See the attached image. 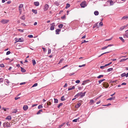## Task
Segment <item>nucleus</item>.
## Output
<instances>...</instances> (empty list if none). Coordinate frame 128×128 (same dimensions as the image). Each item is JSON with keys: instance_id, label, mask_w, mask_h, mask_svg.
<instances>
[{"instance_id": "obj_8", "label": "nucleus", "mask_w": 128, "mask_h": 128, "mask_svg": "<svg viewBox=\"0 0 128 128\" xmlns=\"http://www.w3.org/2000/svg\"><path fill=\"white\" fill-rule=\"evenodd\" d=\"M81 101H80L78 104L75 106V107L76 108H78L81 105V102H82Z\"/></svg>"}, {"instance_id": "obj_36", "label": "nucleus", "mask_w": 128, "mask_h": 128, "mask_svg": "<svg viewBox=\"0 0 128 128\" xmlns=\"http://www.w3.org/2000/svg\"><path fill=\"white\" fill-rule=\"evenodd\" d=\"M121 76L122 77H123L125 76H126V74L125 73H124L122 74Z\"/></svg>"}, {"instance_id": "obj_29", "label": "nucleus", "mask_w": 128, "mask_h": 128, "mask_svg": "<svg viewBox=\"0 0 128 128\" xmlns=\"http://www.w3.org/2000/svg\"><path fill=\"white\" fill-rule=\"evenodd\" d=\"M119 38L122 41V42H124V40L123 38L122 37H119Z\"/></svg>"}, {"instance_id": "obj_20", "label": "nucleus", "mask_w": 128, "mask_h": 128, "mask_svg": "<svg viewBox=\"0 0 128 128\" xmlns=\"http://www.w3.org/2000/svg\"><path fill=\"white\" fill-rule=\"evenodd\" d=\"M70 6V5L69 4L67 3L66 4V6L65 7L66 9H67Z\"/></svg>"}, {"instance_id": "obj_19", "label": "nucleus", "mask_w": 128, "mask_h": 128, "mask_svg": "<svg viewBox=\"0 0 128 128\" xmlns=\"http://www.w3.org/2000/svg\"><path fill=\"white\" fill-rule=\"evenodd\" d=\"M94 14L96 16L98 15L99 14V12L97 11H96L94 12Z\"/></svg>"}, {"instance_id": "obj_44", "label": "nucleus", "mask_w": 128, "mask_h": 128, "mask_svg": "<svg viewBox=\"0 0 128 128\" xmlns=\"http://www.w3.org/2000/svg\"><path fill=\"white\" fill-rule=\"evenodd\" d=\"M4 80V79L3 78H0V83L1 82H2Z\"/></svg>"}, {"instance_id": "obj_27", "label": "nucleus", "mask_w": 128, "mask_h": 128, "mask_svg": "<svg viewBox=\"0 0 128 128\" xmlns=\"http://www.w3.org/2000/svg\"><path fill=\"white\" fill-rule=\"evenodd\" d=\"M61 100L62 101H64L66 100L64 96H62L61 98Z\"/></svg>"}, {"instance_id": "obj_6", "label": "nucleus", "mask_w": 128, "mask_h": 128, "mask_svg": "<svg viewBox=\"0 0 128 128\" xmlns=\"http://www.w3.org/2000/svg\"><path fill=\"white\" fill-rule=\"evenodd\" d=\"M128 31V30H126L125 32L126 33L123 34L124 38H128V34L127 33Z\"/></svg>"}, {"instance_id": "obj_7", "label": "nucleus", "mask_w": 128, "mask_h": 128, "mask_svg": "<svg viewBox=\"0 0 128 128\" xmlns=\"http://www.w3.org/2000/svg\"><path fill=\"white\" fill-rule=\"evenodd\" d=\"M103 86L106 88H108L109 86V85L108 83L104 82L103 84Z\"/></svg>"}, {"instance_id": "obj_53", "label": "nucleus", "mask_w": 128, "mask_h": 128, "mask_svg": "<svg viewBox=\"0 0 128 128\" xmlns=\"http://www.w3.org/2000/svg\"><path fill=\"white\" fill-rule=\"evenodd\" d=\"M112 39V38H111L108 39H106L105 40V41H109L111 40Z\"/></svg>"}, {"instance_id": "obj_48", "label": "nucleus", "mask_w": 128, "mask_h": 128, "mask_svg": "<svg viewBox=\"0 0 128 128\" xmlns=\"http://www.w3.org/2000/svg\"><path fill=\"white\" fill-rule=\"evenodd\" d=\"M85 66V64H84L82 65H79V66H78L80 68V67H84V66Z\"/></svg>"}, {"instance_id": "obj_32", "label": "nucleus", "mask_w": 128, "mask_h": 128, "mask_svg": "<svg viewBox=\"0 0 128 128\" xmlns=\"http://www.w3.org/2000/svg\"><path fill=\"white\" fill-rule=\"evenodd\" d=\"M65 124V123H63L62 124H61V125H60L59 126L58 128H60L61 127H62V126H63Z\"/></svg>"}, {"instance_id": "obj_56", "label": "nucleus", "mask_w": 128, "mask_h": 128, "mask_svg": "<svg viewBox=\"0 0 128 128\" xmlns=\"http://www.w3.org/2000/svg\"><path fill=\"white\" fill-rule=\"evenodd\" d=\"M51 52V50L50 49H48V54H49Z\"/></svg>"}, {"instance_id": "obj_63", "label": "nucleus", "mask_w": 128, "mask_h": 128, "mask_svg": "<svg viewBox=\"0 0 128 128\" xmlns=\"http://www.w3.org/2000/svg\"><path fill=\"white\" fill-rule=\"evenodd\" d=\"M88 42V41H86V40H84L83 42L82 43H82H83L84 42Z\"/></svg>"}, {"instance_id": "obj_5", "label": "nucleus", "mask_w": 128, "mask_h": 128, "mask_svg": "<svg viewBox=\"0 0 128 128\" xmlns=\"http://www.w3.org/2000/svg\"><path fill=\"white\" fill-rule=\"evenodd\" d=\"M54 23H53L52 24H51V27L50 28V30H53L54 29L55 25L54 24Z\"/></svg>"}, {"instance_id": "obj_43", "label": "nucleus", "mask_w": 128, "mask_h": 128, "mask_svg": "<svg viewBox=\"0 0 128 128\" xmlns=\"http://www.w3.org/2000/svg\"><path fill=\"white\" fill-rule=\"evenodd\" d=\"M78 119H79V118H78V119H74L72 121L74 122H77V120H78Z\"/></svg>"}, {"instance_id": "obj_41", "label": "nucleus", "mask_w": 128, "mask_h": 128, "mask_svg": "<svg viewBox=\"0 0 128 128\" xmlns=\"http://www.w3.org/2000/svg\"><path fill=\"white\" fill-rule=\"evenodd\" d=\"M103 25V24L102 22H100L99 24V26H102Z\"/></svg>"}, {"instance_id": "obj_50", "label": "nucleus", "mask_w": 128, "mask_h": 128, "mask_svg": "<svg viewBox=\"0 0 128 128\" xmlns=\"http://www.w3.org/2000/svg\"><path fill=\"white\" fill-rule=\"evenodd\" d=\"M28 37L29 38H32L33 37V36L32 35H28Z\"/></svg>"}, {"instance_id": "obj_2", "label": "nucleus", "mask_w": 128, "mask_h": 128, "mask_svg": "<svg viewBox=\"0 0 128 128\" xmlns=\"http://www.w3.org/2000/svg\"><path fill=\"white\" fill-rule=\"evenodd\" d=\"M80 5L83 8H84L87 6V5L86 4V1L82 2L81 3Z\"/></svg>"}, {"instance_id": "obj_62", "label": "nucleus", "mask_w": 128, "mask_h": 128, "mask_svg": "<svg viewBox=\"0 0 128 128\" xmlns=\"http://www.w3.org/2000/svg\"><path fill=\"white\" fill-rule=\"evenodd\" d=\"M98 82L99 84H100L101 83V82H102V80H99Z\"/></svg>"}, {"instance_id": "obj_40", "label": "nucleus", "mask_w": 128, "mask_h": 128, "mask_svg": "<svg viewBox=\"0 0 128 128\" xmlns=\"http://www.w3.org/2000/svg\"><path fill=\"white\" fill-rule=\"evenodd\" d=\"M112 70H113L112 68H109L108 69L107 71L110 72V71H112Z\"/></svg>"}, {"instance_id": "obj_11", "label": "nucleus", "mask_w": 128, "mask_h": 128, "mask_svg": "<svg viewBox=\"0 0 128 128\" xmlns=\"http://www.w3.org/2000/svg\"><path fill=\"white\" fill-rule=\"evenodd\" d=\"M128 18V15H127L122 17L121 18V20H127Z\"/></svg>"}, {"instance_id": "obj_31", "label": "nucleus", "mask_w": 128, "mask_h": 128, "mask_svg": "<svg viewBox=\"0 0 128 128\" xmlns=\"http://www.w3.org/2000/svg\"><path fill=\"white\" fill-rule=\"evenodd\" d=\"M23 5L22 4H20L19 6V8H22L23 7Z\"/></svg>"}, {"instance_id": "obj_26", "label": "nucleus", "mask_w": 128, "mask_h": 128, "mask_svg": "<svg viewBox=\"0 0 128 128\" xmlns=\"http://www.w3.org/2000/svg\"><path fill=\"white\" fill-rule=\"evenodd\" d=\"M63 25L62 24H60L58 25V27L60 28H62Z\"/></svg>"}, {"instance_id": "obj_4", "label": "nucleus", "mask_w": 128, "mask_h": 128, "mask_svg": "<svg viewBox=\"0 0 128 128\" xmlns=\"http://www.w3.org/2000/svg\"><path fill=\"white\" fill-rule=\"evenodd\" d=\"M10 124L8 122H5L3 124V126L4 127H9Z\"/></svg>"}, {"instance_id": "obj_51", "label": "nucleus", "mask_w": 128, "mask_h": 128, "mask_svg": "<svg viewBox=\"0 0 128 128\" xmlns=\"http://www.w3.org/2000/svg\"><path fill=\"white\" fill-rule=\"evenodd\" d=\"M20 98V97H16L15 98H14V99L15 100H17L19 99V98Z\"/></svg>"}, {"instance_id": "obj_1", "label": "nucleus", "mask_w": 128, "mask_h": 128, "mask_svg": "<svg viewBox=\"0 0 128 128\" xmlns=\"http://www.w3.org/2000/svg\"><path fill=\"white\" fill-rule=\"evenodd\" d=\"M86 93V92H84V93L82 92H80L78 93L74 97H78L79 96H80V98H82L85 96V94Z\"/></svg>"}, {"instance_id": "obj_58", "label": "nucleus", "mask_w": 128, "mask_h": 128, "mask_svg": "<svg viewBox=\"0 0 128 128\" xmlns=\"http://www.w3.org/2000/svg\"><path fill=\"white\" fill-rule=\"evenodd\" d=\"M0 66L1 67H3L4 66V65L3 64H0Z\"/></svg>"}, {"instance_id": "obj_55", "label": "nucleus", "mask_w": 128, "mask_h": 128, "mask_svg": "<svg viewBox=\"0 0 128 128\" xmlns=\"http://www.w3.org/2000/svg\"><path fill=\"white\" fill-rule=\"evenodd\" d=\"M18 30L19 31H20V32H23V30H21V29H18Z\"/></svg>"}, {"instance_id": "obj_60", "label": "nucleus", "mask_w": 128, "mask_h": 128, "mask_svg": "<svg viewBox=\"0 0 128 128\" xmlns=\"http://www.w3.org/2000/svg\"><path fill=\"white\" fill-rule=\"evenodd\" d=\"M15 40L16 42L15 43L18 42V39L16 38Z\"/></svg>"}, {"instance_id": "obj_37", "label": "nucleus", "mask_w": 128, "mask_h": 128, "mask_svg": "<svg viewBox=\"0 0 128 128\" xmlns=\"http://www.w3.org/2000/svg\"><path fill=\"white\" fill-rule=\"evenodd\" d=\"M21 18L22 20H24L25 19V17L24 16H23L21 17Z\"/></svg>"}, {"instance_id": "obj_28", "label": "nucleus", "mask_w": 128, "mask_h": 128, "mask_svg": "<svg viewBox=\"0 0 128 128\" xmlns=\"http://www.w3.org/2000/svg\"><path fill=\"white\" fill-rule=\"evenodd\" d=\"M94 102V101L93 100H90V104H93Z\"/></svg>"}, {"instance_id": "obj_42", "label": "nucleus", "mask_w": 128, "mask_h": 128, "mask_svg": "<svg viewBox=\"0 0 128 128\" xmlns=\"http://www.w3.org/2000/svg\"><path fill=\"white\" fill-rule=\"evenodd\" d=\"M43 107V106L42 105H39L38 107V109H40L42 108Z\"/></svg>"}, {"instance_id": "obj_33", "label": "nucleus", "mask_w": 128, "mask_h": 128, "mask_svg": "<svg viewBox=\"0 0 128 128\" xmlns=\"http://www.w3.org/2000/svg\"><path fill=\"white\" fill-rule=\"evenodd\" d=\"M103 75H100L97 77V78H102V77H103Z\"/></svg>"}, {"instance_id": "obj_59", "label": "nucleus", "mask_w": 128, "mask_h": 128, "mask_svg": "<svg viewBox=\"0 0 128 128\" xmlns=\"http://www.w3.org/2000/svg\"><path fill=\"white\" fill-rule=\"evenodd\" d=\"M17 112V110H15L14 112H12V113H16Z\"/></svg>"}, {"instance_id": "obj_49", "label": "nucleus", "mask_w": 128, "mask_h": 128, "mask_svg": "<svg viewBox=\"0 0 128 128\" xmlns=\"http://www.w3.org/2000/svg\"><path fill=\"white\" fill-rule=\"evenodd\" d=\"M10 51H8L6 53V55H8L10 54Z\"/></svg>"}, {"instance_id": "obj_17", "label": "nucleus", "mask_w": 128, "mask_h": 128, "mask_svg": "<svg viewBox=\"0 0 128 128\" xmlns=\"http://www.w3.org/2000/svg\"><path fill=\"white\" fill-rule=\"evenodd\" d=\"M18 42H22L24 40L23 38H18Z\"/></svg>"}, {"instance_id": "obj_47", "label": "nucleus", "mask_w": 128, "mask_h": 128, "mask_svg": "<svg viewBox=\"0 0 128 128\" xmlns=\"http://www.w3.org/2000/svg\"><path fill=\"white\" fill-rule=\"evenodd\" d=\"M22 9V8H19V12H20V14H21Z\"/></svg>"}, {"instance_id": "obj_64", "label": "nucleus", "mask_w": 128, "mask_h": 128, "mask_svg": "<svg viewBox=\"0 0 128 128\" xmlns=\"http://www.w3.org/2000/svg\"><path fill=\"white\" fill-rule=\"evenodd\" d=\"M104 67H105L104 66H100V68L101 69H103Z\"/></svg>"}, {"instance_id": "obj_38", "label": "nucleus", "mask_w": 128, "mask_h": 128, "mask_svg": "<svg viewBox=\"0 0 128 128\" xmlns=\"http://www.w3.org/2000/svg\"><path fill=\"white\" fill-rule=\"evenodd\" d=\"M98 23L94 24V26H93V28H94L96 27L98 25Z\"/></svg>"}, {"instance_id": "obj_10", "label": "nucleus", "mask_w": 128, "mask_h": 128, "mask_svg": "<svg viewBox=\"0 0 128 128\" xmlns=\"http://www.w3.org/2000/svg\"><path fill=\"white\" fill-rule=\"evenodd\" d=\"M49 7V6L47 4H46L44 7V11H46L47 10L48 8Z\"/></svg>"}, {"instance_id": "obj_3", "label": "nucleus", "mask_w": 128, "mask_h": 128, "mask_svg": "<svg viewBox=\"0 0 128 128\" xmlns=\"http://www.w3.org/2000/svg\"><path fill=\"white\" fill-rule=\"evenodd\" d=\"M9 21V20L6 19H2L1 21V22L3 24H6Z\"/></svg>"}, {"instance_id": "obj_34", "label": "nucleus", "mask_w": 128, "mask_h": 128, "mask_svg": "<svg viewBox=\"0 0 128 128\" xmlns=\"http://www.w3.org/2000/svg\"><path fill=\"white\" fill-rule=\"evenodd\" d=\"M87 81L86 80H84L82 84L83 85H85Z\"/></svg>"}, {"instance_id": "obj_15", "label": "nucleus", "mask_w": 128, "mask_h": 128, "mask_svg": "<svg viewBox=\"0 0 128 128\" xmlns=\"http://www.w3.org/2000/svg\"><path fill=\"white\" fill-rule=\"evenodd\" d=\"M11 117L10 116H7L6 118V120H10L11 119Z\"/></svg>"}, {"instance_id": "obj_24", "label": "nucleus", "mask_w": 128, "mask_h": 128, "mask_svg": "<svg viewBox=\"0 0 128 128\" xmlns=\"http://www.w3.org/2000/svg\"><path fill=\"white\" fill-rule=\"evenodd\" d=\"M128 59V58H127L126 59H122L120 61V62H122L125 61V60H127Z\"/></svg>"}, {"instance_id": "obj_52", "label": "nucleus", "mask_w": 128, "mask_h": 128, "mask_svg": "<svg viewBox=\"0 0 128 128\" xmlns=\"http://www.w3.org/2000/svg\"><path fill=\"white\" fill-rule=\"evenodd\" d=\"M74 74H75L74 72H72V73H71L69 74V76H72V75Z\"/></svg>"}, {"instance_id": "obj_18", "label": "nucleus", "mask_w": 128, "mask_h": 128, "mask_svg": "<svg viewBox=\"0 0 128 128\" xmlns=\"http://www.w3.org/2000/svg\"><path fill=\"white\" fill-rule=\"evenodd\" d=\"M60 31V30L59 29H58L56 30V34H59V32Z\"/></svg>"}, {"instance_id": "obj_14", "label": "nucleus", "mask_w": 128, "mask_h": 128, "mask_svg": "<svg viewBox=\"0 0 128 128\" xmlns=\"http://www.w3.org/2000/svg\"><path fill=\"white\" fill-rule=\"evenodd\" d=\"M115 96H113L112 97H111L110 98H108V99L107 100H114L115 99Z\"/></svg>"}, {"instance_id": "obj_16", "label": "nucleus", "mask_w": 128, "mask_h": 128, "mask_svg": "<svg viewBox=\"0 0 128 128\" xmlns=\"http://www.w3.org/2000/svg\"><path fill=\"white\" fill-rule=\"evenodd\" d=\"M34 4L36 6H38L39 5V2H34Z\"/></svg>"}, {"instance_id": "obj_30", "label": "nucleus", "mask_w": 128, "mask_h": 128, "mask_svg": "<svg viewBox=\"0 0 128 128\" xmlns=\"http://www.w3.org/2000/svg\"><path fill=\"white\" fill-rule=\"evenodd\" d=\"M42 112V110H40L38 111V112H37L36 114H40V112Z\"/></svg>"}, {"instance_id": "obj_23", "label": "nucleus", "mask_w": 128, "mask_h": 128, "mask_svg": "<svg viewBox=\"0 0 128 128\" xmlns=\"http://www.w3.org/2000/svg\"><path fill=\"white\" fill-rule=\"evenodd\" d=\"M32 62L33 66H34L36 64V62L35 60H32Z\"/></svg>"}, {"instance_id": "obj_61", "label": "nucleus", "mask_w": 128, "mask_h": 128, "mask_svg": "<svg viewBox=\"0 0 128 128\" xmlns=\"http://www.w3.org/2000/svg\"><path fill=\"white\" fill-rule=\"evenodd\" d=\"M126 83L125 82H124L121 85H126Z\"/></svg>"}, {"instance_id": "obj_9", "label": "nucleus", "mask_w": 128, "mask_h": 128, "mask_svg": "<svg viewBox=\"0 0 128 128\" xmlns=\"http://www.w3.org/2000/svg\"><path fill=\"white\" fill-rule=\"evenodd\" d=\"M108 2H109L110 3V6H112L113 5L114 3L115 2H114L112 0H108L107 1Z\"/></svg>"}, {"instance_id": "obj_46", "label": "nucleus", "mask_w": 128, "mask_h": 128, "mask_svg": "<svg viewBox=\"0 0 128 128\" xmlns=\"http://www.w3.org/2000/svg\"><path fill=\"white\" fill-rule=\"evenodd\" d=\"M5 82L7 84H8L9 83L8 80L7 79L5 80Z\"/></svg>"}, {"instance_id": "obj_12", "label": "nucleus", "mask_w": 128, "mask_h": 128, "mask_svg": "<svg viewBox=\"0 0 128 128\" xmlns=\"http://www.w3.org/2000/svg\"><path fill=\"white\" fill-rule=\"evenodd\" d=\"M28 107L27 106L24 105L23 107V109L24 110H26L28 108Z\"/></svg>"}, {"instance_id": "obj_39", "label": "nucleus", "mask_w": 128, "mask_h": 128, "mask_svg": "<svg viewBox=\"0 0 128 128\" xmlns=\"http://www.w3.org/2000/svg\"><path fill=\"white\" fill-rule=\"evenodd\" d=\"M38 84L37 83H36L34 84L32 86V87H33L35 86H36L38 85Z\"/></svg>"}, {"instance_id": "obj_45", "label": "nucleus", "mask_w": 128, "mask_h": 128, "mask_svg": "<svg viewBox=\"0 0 128 128\" xmlns=\"http://www.w3.org/2000/svg\"><path fill=\"white\" fill-rule=\"evenodd\" d=\"M107 46H104V47H103V48H102V50H104V49H106V48H107Z\"/></svg>"}, {"instance_id": "obj_35", "label": "nucleus", "mask_w": 128, "mask_h": 128, "mask_svg": "<svg viewBox=\"0 0 128 128\" xmlns=\"http://www.w3.org/2000/svg\"><path fill=\"white\" fill-rule=\"evenodd\" d=\"M62 105H63L62 103H60L58 105L57 107L58 108H59L60 106H62Z\"/></svg>"}, {"instance_id": "obj_22", "label": "nucleus", "mask_w": 128, "mask_h": 128, "mask_svg": "<svg viewBox=\"0 0 128 128\" xmlns=\"http://www.w3.org/2000/svg\"><path fill=\"white\" fill-rule=\"evenodd\" d=\"M21 71L22 72H26V70H25L23 68H22V67H21Z\"/></svg>"}, {"instance_id": "obj_54", "label": "nucleus", "mask_w": 128, "mask_h": 128, "mask_svg": "<svg viewBox=\"0 0 128 128\" xmlns=\"http://www.w3.org/2000/svg\"><path fill=\"white\" fill-rule=\"evenodd\" d=\"M80 82V81L79 80H77L76 81V83H79Z\"/></svg>"}, {"instance_id": "obj_21", "label": "nucleus", "mask_w": 128, "mask_h": 128, "mask_svg": "<svg viewBox=\"0 0 128 128\" xmlns=\"http://www.w3.org/2000/svg\"><path fill=\"white\" fill-rule=\"evenodd\" d=\"M54 103L56 104L58 102V100L57 99L54 98Z\"/></svg>"}, {"instance_id": "obj_57", "label": "nucleus", "mask_w": 128, "mask_h": 128, "mask_svg": "<svg viewBox=\"0 0 128 128\" xmlns=\"http://www.w3.org/2000/svg\"><path fill=\"white\" fill-rule=\"evenodd\" d=\"M47 104L48 105H50L51 104V102H48L47 103Z\"/></svg>"}, {"instance_id": "obj_13", "label": "nucleus", "mask_w": 128, "mask_h": 128, "mask_svg": "<svg viewBox=\"0 0 128 128\" xmlns=\"http://www.w3.org/2000/svg\"><path fill=\"white\" fill-rule=\"evenodd\" d=\"M127 25H126V26H122L120 28L119 30H123L124 29V28L125 27H127Z\"/></svg>"}, {"instance_id": "obj_25", "label": "nucleus", "mask_w": 128, "mask_h": 128, "mask_svg": "<svg viewBox=\"0 0 128 128\" xmlns=\"http://www.w3.org/2000/svg\"><path fill=\"white\" fill-rule=\"evenodd\" d=\"M32 12L34 13L35 14H36L37 13V12L36 10L32 9Z\"/></svg>"}]
</instances>
